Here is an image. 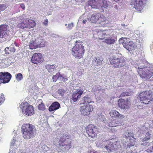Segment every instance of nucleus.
Here are the masks:
<instances>
[{"label": "nucleus", "mask_w": 153, "mask_h": 153, "mask_svg": "<svg viewBox=\"0 0 153 153\" xmlns=\"http://www.w3.org/2000/svg\"><path fill=\"white\" fill-rule=\"evenodd\" d=\"M105 42L107 44L111 45L115 42V40L113 38H107L105 39Z\"/></svg>", "instance_id": "nucleus-31"}, {"label": "nucleus", "mask_w": 153, "mask_h": 153, "mask_svg": "<svg viewBox=\"0 0 153 153\" xmlns=\"http://www.w3.org/2000/svg\"><path fill=\"white\" fill-rule=\"evenodd\" d=\"M138 72L141 78L145 80L150 79L153 75V71L145 68V66L138 67Z\"/></svg>", "instance_id": "nucleus-8"}, {"label": "nucleus", "mask_w": 153, "mask_h": 153, "mask_svg": "<svg viewBox=\"0 0 153 153\" xmlns=\"http://www.w3.org/2000/svg\"><path fill=\"white\" fill-rule=\"evenodd\" d=\"M71 100V102H75L76 101V91L75 93L73 94Z\"/></svg>", "instance_id": "nucleus-36"}, {"label": "nucleus", "mask_w": 153, "mask_h": 153, "mask_svg": "<svg viewBox=\"0 0 153 153\" xmlns=\"http://www.w3.org/2000/svg\"><path fill=\"white\" fill-rule=\"evenodd\" d=\"M151 138V134L149 132H147L145 134V137L143 138V141H146V140H148Z\"/></svg>", "instance_id": "nucleus-37"}, {"label": "nucleus", "mask_w": 153, "mask_h": 153, "mask_svg": "<svg viewBox=\"0 0 153 153\" xmlns=\"http://www.w3.org/2000/svg\"><path fill=\"white\" fill-rule=\"evenodd\" d=\"M138 98L140 101H142L141 103L148 104L149 102L153 100V92L147 91H143L139 94Z\"/></svg>", "instance_id": "nucleus-6"}, {"label": "nucleus", "mask_w": 153, "mask_h": 153, "mask_svg": "<svg viewBox=\"0 0 153 153\" xmlns=\"http://www.w3.org/2000/svg\"><path fill=\"white\" fill-rule=\"evenodd\" d=\"M35 126L30 123L24 124L21 127L23 137L26 139H29L34 137L33 130Z\"/></svg>", "instance_id": "nucleus-2"}, {"label": "nucleus", "mask_w": 153, "mask_h": 153, "mask_svg": "<svg viewBox=\"0 0 153 153\" xmlns=\"http://www.w3.org/2000/svg\"><path fill=\"white\" fill-rule=\"evenodd\" d=\"M128 138L129 139L130 138H135L134 137V134L132 132H128Z\"/></svg>", "instance_id": "nucleus-43"}, {"label": "nucleus", "mask_w": 153, "mask_h": 153, "mask_svg": "<svg viewBox=\"0 0 153 153\" xmlns=\"http://www.w3.org/2000/svg\"><path fill=\"white\" fill-rule=\"evenodd\" d=\"M21 7L23 10L25 9V7L24 4H21Z\"/></svg>", "instance_id": "nucleus-49"}, {"label": "nucleus", "mask_w": 153, "mask_h": 153, "mask_svg": "<svg viewBox=\"0 0 153 153\" xmlns=\"http://www.w3.org/2000/svg\"><path fill=\"white\" fill-rule=\"evenodd\" d=\"M28 23H29V20L27 18L21 16L20 17V22L18 24V26L22 29L27 28L25 26H27Z\"/></svg>", "instance_id": "nucleus-19"}, {"label": "nucleus", "mask_w": 153, "mask_h": 153, "mask_svg": "<svg viewBox=\"0 0 153 153\" xmlns=\"http://www.w3.org/2000/svg\"><path fill=\"white\" fill-rule=\"evenodd\" d=\"M114 151L117 149L121 147L119 142L116 141L114 140V144H113Z\"/></svg>", "instance_id": "nucleus-32"}, {"label": "nucleus", "mask_w": 153, "mask_h": 153, "mask_svg": "<svg viewBox=\"0 0 153 153\" xmlns=\"http://www.w3.org/2000/svg\"><path fill=\"white\" fill-rule=\"evenodd\" d=\"M136 142V138H130L129 139V141L127 144V148H130L131 147L134 146L135 143Z\"/></svg>", "instance_id": "nucleus-28"}, {"label": "nucleus", "mask_w": 153, "mask_h": 153, "mask_svg": "<svg viewBox=\"0 0 153 153\" xmlns=\"http://www.w3.org/2000/svg\"><path fill=\"white\" fill-rule=\"evenodd\" d=\"M1 12V11H0V12Z\"/></svg>", "instance_id": "nucleus-56"}, {"label": "nucleus", "mask_w": 153, "mask_h": 153, "mask_svg": "<svg viewBox=\"0 0 153 153\" xmlns=\"http://www.w3.org/2000/svg\"><path fill=\"white\" fill-rule=\"evenodd\" d=\"M58 93L62 95L65 93V91L62 89H59L58 90Z\"/></svg>", "instance_id": "nucleus-45"}, {"label": "nucleus", "mask_w": 153, "mask_h": 153, "mask_svg": "<svg viewBox=\"0 0 153 153\" xmlns=\"http://www.w3.org/2000/svg\"><path fill=\"white\" fill-rule=\"evenodd\" d=\"M61 77L63 79H64V80H63V81H66V80L67 79H66V78H65V79L63 77H62H62Z\"/></svg>", "instance_id": "nucleus-53"}, {"label": "nucleus", "mask_w": 153, "mask_h": 153, "mask_svg": "<svg viewBox=\"0 0 153 153\" xmlns=\"http://www.w3.org/2000/svg\"><path fill=\"white\" fill-rule=\"evenodd\" d=\"M15 50L16 49L15 48L14 45L13 44L9 47H7L4 49L5 53L6 55L12 54L14 53Z\"/></svg>", "instance_id": "nucleus-26"}, {"label": "nucleus", "mask_w": 153, "mask_h": 153, "mask_svg": "<svg viewBox=\"0 0 153 153\" xmlns=\"http://www.w3.org/2000/svg\"><path fill=\"white\" fill-rule=\"evenodd\" d=\"M87 20H83L82 21V22L84 24H85Z\"/></svg>", "instance_id": "nucleus-52"}, {"label": "nucleus", "mask_w": 153, "mask_h": 153, "mask_svg": "<svg viewBox=\"0 0 153 153\" xmlns=\"http://www.w3.org/2000/svg\"><path fill=\"white\" fill-rule=\"evenodd\" d=\"M121 122L117 119H110L108 123V126L110 127H114L120 126Z\"/></svg>", "instance_id": "nucleus-23"}, {"label": "nucleus", "mask_w": 153, "mask_h": 153, "mask_svg": "<svg viewBox=\"0 0 153 153\" xmlns=\"http://www.w3.org/2000/svg\"><path fill=\"white\" fill-rule=\"evenodd\" d=\"M38 107L39 110H40L44 111L45 109V105L42 102L38 105Z\"/></svg>", "instance_id": "nucleus-35"}, {"label": "nucleus", "mask_w": 153, "mask_h": 153, "mask_svg": "<svg viewBox=\"0 0 153 153\" xmlns=\"http://www.w3.org/2000/svg\"><path fill=\"white\" fill-rule=\"evenodd\" d=\"M23 78L22 75L21 73H18L16 75V79L18 81L21 80Z\"/></svg>", "instance_id": "nucleus-38"}, {"label": "nucleus", "mask_w": 153, "mask_h": 153, "mask_svg": "<svg viewBox=\"0 0 153 153\" xmlns=\"http://www.w3.org/2000/svg\"><path fill=\"white\" fill-rule=\"evenodd\" d=\"M45 45V43L43 41V40L38 38L35 40H31L29 42V47L30 49H33L43 47Z\"/></svg>", "instance_id": "nucleus-12"}, {"label": "nucleus", "mask_w": 153, "mask_h": 153, "mask_svg": "<svg viewBox=\"0 0 153 153\" xmlns=\"http://www.w3.org/2000/svg\"><path fill=\"white\" fill-rule=\"evenodd\" d=\"M90 21L93 23H97L100 25L99 26L104 27L107 24L108 21L102 14L98 13L93 14L90 18Z\"/></svg>", "instance_id": "nucleus-3"}, {"label": "nucleus", "mask_w": 153, "mask_h": 153, "mask_svg": "<svg viewBox=\"0 0 153 153\" xmlns=\"http://www.w3.org/2000/svg\"><path fill=\"white\" fill-rule=\"evenodd\" d=\"M48 19H46L44 21V22H43L42 23L44 25L47 26L48 25Z\"/></svg>", "instance_id": "nucleus-47"}, {"label": "nucleus", "mask_w": 153, "mask_h": 153, "mask_svg": "<svg viewBox=\"0 0 153 153\" xmlns=\"http://www.w3.org/2000/svg\"><path fill=\"white\" fill-rule=\"evenodd\" d=\"M45 67L49 72L54 71L56 68V67L54 65H51L49 64H47L45 65Z\"/></svg>", "instance_id": "nucleus-29"}, {"label": "nucleus", "mask_w": 153, "mask_h": 153, "mask_svg": "<svg viewBox=\"0 0 153 153\" xmlns=\"http://www.w3.org/2000/svg\"><path fill=\"white\" fill-rule=\"evenodd\" d=\"M119 43L123 45V47L129 51H131L135 50L137 47L136 44L129 39L121 38L119 40Z\"/></svg>", "instance_id": "nucleus-7"}, {"label": "nucleus", "mask_w": 153, "mask_h": 153, "mask_svg": "<svg viewBox=\"0 0 153 153\" xmlns=\"http://www.w3.org/2000/svg\"><path fill=\"white\" fill-rule=\"evenodd\" d=\"M143 138L142 141V142H144V143H149V142H148V140H146V141H143Z\"/></svg>", "instance_id": "nucleus-50"}, {"label": "nucleus", "mask_w": 153, "mask_h": 153, "mask_svg": "<svg viewBox=\"0 0 153 153\" xmlns=\"http://www.w3.org/2000/svg\"><path fill=\"white\" fill-rule=\"evenodd\" d=\"M118 104L119 107L122 109H128L131 105L130 102L128 99L122 98L119 99Z\"/></svg>", "instance_id": "nucleus-16"}, {"label": "nucleus", "mask_w": 153, "mask_h": 153, "mask_svg": "<svg viewBox=\"0 0 153 153\" xmlns=\"http://www.w3.org/2000/svg\"><path fill=\"white\" fill-rule=\"evenodd\" d=\"M123 137H124L125 138H126V139L128 138V135H125L124 136H123Z\"/></svg>", "instance_id": "nucleus-51"}, {"label": "nucleus", "mask_w": 153, "mask_h": 153, "mask_svg": "<svg viewBox=\"0 0 153 153\" xmlns=\"http://www.w3.org/2000/svg\"><path fill=\"white\" fill-rule=\"evenodd\" d=\"M141 145H143L146 146H149L150 145L149 143H144L142 142L141 143Z\"/></svg>", "instance_id": "nucleus-48"}, {"label": "nucleus", "mask_w": 153, "mask_h": 153, "mask_svg": "<svg viewBox=\"0 0 153 153\" xmlns=\"http://www.w3.org/2000/svg\"><path fill=\"white\" fill-rule=\"evenodd\" d=\"M8 25H0V38L3 39L4 41L9 39V36L7 33Z\"/></svg>", "instance_id": "nucleus-14"}, {"label": "nucleus", "mask_w": 153, "mask_h": 153, "mask_svg": "<svg viewBox=\"0 0 153 153\" xmlns=\"http://www.w3.org/2000/svg\"><path fill=\"white\" fill-rule=\"evenodd\" d=\"M106 143L108 144V145L105 146V147L107 149V152H109L112 150H114L113 147L114 140H112L111 141L107 140L106 141Z\"/></svg>", "instance_id": "nucleus-24"}, {"label": "nucleus", "mask_w": 153, "mask_h": 153, "mask_svg": "<svg viewBox=\"0 0 153 153\" xmlns=\"http://www.w3.org/2000/svg\"><path fill=\"white\" fill-rule=\"evenodd\" d=\"M112 31L111 30L106 31V32H104L103 31L98 32L97 33L98 38L100 39H104L106 37V36H110V34H111Z\"/></svg>", "instance_id": "nucleus-21"}, {"label": "nucleus", "mask_w": 153, "mask_h": 153, "mask_svg": "<svg viewBox=\"0 0 153 153\" xmlns=\"http://www.w3.org/2000/svg\"><path fill=\"white\" fill-rule=\"evenodd\" d=\"M82 46V43L78 42L77 41V57L81 58L82 57L85 50Z\"/></svg>", "instance_id": "nucleus-18"}, {"label": "nucleus", "mask_w": 153, "mask_h": 153, "mask_svg": "<svg viewBox=\"0 0 153 153\" xmlns=\"http://www.w3.org/2000/svg\"><path fill=\"white\" fill-rule=\"evenodd\" d=\"M35 25V23L33 20H29V23H28L27 26L25 27L30 29L33 27Z\"/></svg>", "instance_id": "nucleus-30"}, {"label": "nucleus", "mask_w": 153, "mask_h": 153, "mask_svg": "<svg viewBox=\"0 0 153 153\" xmlns=\"http://www.w3.org/2000/svg\"><path fill=\"white\" fill-rule=\"evenodd\" d=\"M31 61L32 63L36 64L41 63L43 61L42 54L39 53H34L32 57Z\"/></svg>", "instance_id": "nucleus-17"}, {"label": "nucleus", "mask_w": 153, "mask_h": 153, "mask_svg": "<svg viewBox=\"0 0 153 153\" xmlns=\"http://www.w3.org/2000/svg\"><path fill=\"white\" fill-rule=\"evenodd\" d=\"M151 149L152 152H153V146H152Z\"/></svg>", "instance_id": "nucleus-55"}, {"label": "nucleus", "mask_w": 153, "mask_h": 153, "mask_svg": "<svg viewBox=\"0 0 153 153\" xmlns=\"http://www.w3.org/2000/svg\"><path fill=\"white\" fill-rule=\"evenodd\" d=\"M97 120L99 121H103L105 120V116L102 113L98 114L97 117Z\"/></svg>", "instance_id": "nucleus-33"}, {"label": "nucleus", "mask_w": 153, "mask_h": 153, "mask_svg": "<svg viewBox=\"0 0 153 153\" xmlns=\"http://www.w3.org/2000/svg\"><path fill=\"white\" fill-rule=\"evenodd\" d=\"M62 77V75L60 74V72H58L54 76H53L52 77V79L53 82H56L59 78Z\"/></svg>", "instance_id": "nucleus-34"}, {"label": "nucleus", "mask_w": 153, "mask_h": 153, "mask_svg": "<svg viewBox=\"0 0 153 153\" xmlns=\"http://www.w3.org/2000/svg\"><path fill=\"white\" fill-rule=\"evenodd\" d=\"M14 44L15 46H17V44L16 43V42H15Z\"/></svg>", "instance_id": "nucleus-54"}, {"label": "nucleus", "mask_w": 153, "mask_h": 153, "mask_svg": "<svg viewBox=\"0 0 153 153\" xmlns=\"http://www.w3.org/2000/svg\"><path fill=\"white\" fill-rule=\"evenodd\" d=\"M7 8V6L5 4H0V11H1L4 10Z\"/></svg>", "instance_id": "nucleus-42"}, {"label": "nucleus", "mask_w": 153, "mask_h": 153, "mask_svg": "<svg viewBox=\"0 0 153 153\" xmlns=\"http://www.w3.org/2000/svg\"><path fill=\"white\" fill-rule=\"evenodd\" d=\"M5 100V97L3 94H0V104H2Z\"/></svg>", "instance_id": "nucleus-40"}, {"label": "nucleus", "mask_w": 153, "mask_h": 153, "mask_svg": "<svg viewBox=\"0 0 153 153\" xmlns=\"http://www.w3.org/2000/svg\"><path fill=\"white\" fill-rule=\"evenodd\" d=\"M76 47L75 46L72 49V54L74 56H76Z\"/></svg>", "instance_id": "nucleus-41"}, {"label": "nucleus", "mask_w": 153, "mask_h": 153, "mask_svg": "<svg viewBox=\"0 0 153 153\" xmlns=\"http://www.w3.org/2000/svg\"><path fill=\"white\" fill-rule=\"evenodd\" d=\"M148 1V0H131V5H133L137 11L141 12L146 7Z\"/></svg>", "instance_id": "nucleus-9"}, {"label": "nucleus", "mask_w": 153, "mask_h": 153, "mask_svg": "<svg viewBox=\"0 0 153 153\" xmlns=\"http://www.w3.org/2000/svg\"><path fill=\"white\" fill-rule=\"evenodd\" d=\"M22 113L26 115L31 116L34 113V107L25 101L22 102L20 105Z\"/></svg>", "instance_id": "nucleus-5"}, {"label": "nucleus", "mask_w": 153, "mask_h": 153, "mask_svg": "<svg viewBox=\"0 0 153 153\" xmlns=\"http://www.w3.org/2000/svg\"><path fill=\"white\" fill-rule=\"evenodd\" d=\"M12 76L8 72H0V84L8 82L11 79Z\"/></svg>", "instance_id": "nucleus-15"}, {"label": "nucleus", "mask_w": 153, "mask_h": 153, "mask_svg": "<svg viewBox=\"0 0 153 153\" xmlns=\"http://www.w3.org/2000/svg\"><path fill=\"white\" fill-rule=\"evenodd\" d=\"M93 106L91 104L81 105L80 111L82 114L84 116H88L93 110Z\"/></svg>", "instance_id": "nucleus-13"}, {"label": "nucleus", "mask_w": 153, "mask_h": 153, "mask_svg": "<svg viewBox=\"0 0 153 153\" xmlns=\"http://www.w3.org/2000/svg\"><path fill=\"white\" fill-rule=\"evenodd\" d=\"M83 89L77 90V94H78V95H77V100L78 98L81 97V95L83 93Z\"/></svg>", "instance_id": "nucleus-39"}, {"label": "nucleus", "mask_w": 153, "mask_h": 153, "mask_svg": "<svg viewBox=\"0 0 153 153\" xmlns=\"http://www.w3.org/2000/svg\"><path fill=\"white\" fill-rule=\"evenodd\" d=\"M60 106V104L57 102L53 103L49 106L48 110L50 111H52L58 109Z\"/></svg>", "instance_id": "nucleus-25"}, {"label": "nucleus", "mask_w": 153, "mask_h": 153, "mask_svg": "<svg viewBox=\"0 0 153 153\" xmlns=\"http://www.w3.org/2000/svg\"><path fill=\"white\" fill-rule=\"evenodd\" d=\"M73 26V23H71L68 24V26L67 27V28L68 30H70L72 28Z\"/></svg>", "instance_id": "nucleus-46"}, {"label": "nucleus", "mask_w": 153, "mask_h": 153, "mask_svg": "<svg viewBox=\"0 0 153 153\" xmlns=\"http://www.w3.org/2000/svg\"><path fill=\"white\" fill-rule=\"evenodd\" d=\"M99 131V128L92 124L89 125L86 128V132L89 137L92 138L96 137Z\"/></svg>", "instance_id": "nucleus-10"}, {"label": "nucleus", "mask_w": 153, "mask_h": 153, "mask_svg": "<svg viewBox=\"0 0 153 153\" xmlns=\"http://www.w3.org/2000/svg\"><path fill=\"white\" fill-rule=\"evenodd\" d=\"M109 114L112 118H119L123 119L124 118V116L121 114L117 111L112 110L109 112Z\"/></svg>", "instance_id": "nucleus-20"}, {"label": "nucleus", "mask_w": 153, "mask_h": 153, "mask_svg": "<svg viewBox=\"0 0 153 153\" xmlns=\"http://www.w3.org/2000/svg\"><path fill=\"white\" fill-rule=\"evenodd\" d=\"M103 59L101 56L95 57L92 60V65L94 66H99L102 64Z\"/></svg>", "instance_id": "nucleus-22"}, {"label": "nucleus", "mask_w": 153, "mask_h": 153, "mask_svg": "<svg viewBox=\"0 0 153 153\" xmlns=\"http://www.w3.org/2000/svg\"><path fill=\"white\" fill-rule=\"evenodd\" d=\"M82 104L81 105H88L90 103L92 102H93L92 100L88 96H85L82 99Z\"/></svg>", "instance_id": "nucleus-27"}, {"label": "nucleus", "mask_w": 153, "mask_h": 153, "mask_svg": "<svg viewBox=\"0 0 153 153\" xmlns=\"http://www.w3.org/2000/svg\"><path fill=\"white\" fill-rule=\"evenodd\" d=\"M129 94V93L128 92H123L120 94V97H125L126 96H128V95Z\"/></svg>", "instance_id": "nucleus-44"}, {"label": "nucleus", "mask_w": 153, "mask_h": 153, "mask_svg": "<svg viewBox=\"0 0 153 153\" xmlns=\"http://www.w3.org/2000/svg\"><path fill=\"white\" fill-rule=\"evenodd\" d=\"M58 143L61 150L63 152H67L72 146L71 140L65 136L61 137Z\"/></svg>", "instance_id": "nucleus-4"}, {"label": "nucleus", "mask_w": 153, "mask_h": 153, "mask_svg": "<svg viewBox=\"0 0 153 153\" xmlns=\"http://www.w3.org/2000/svg\"><path fill=\"white\" fill-rule=\"evenodd\" d=\"M110 64L114 68H120L126 65L125 58L120 54H116L109 58Z\"/></svg>", "instance_id": "nucleus-1"}, {"label": "nucleus", "mask_w": 153, "mask_h": 153, "mask_svg": "<svg viewBox=\"0 0 153 153\" xmlns=\"http://www.w3.org/2000/svg\"><path fill=\"white\" fill-rule=\"evenodd\" d=\"M94 3L93 5L91 4V6L93 8H96L97 7L98 8H102V7L106 8L108 6L107 2L105 0H92L89 1V4Z\"/></svg>", "instance_id": "nucleus-11"}]
</instances>
